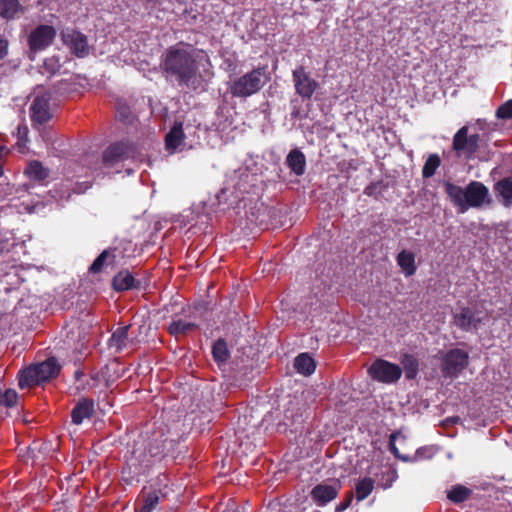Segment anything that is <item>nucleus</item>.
Instances as JSON below:
<instances>
[{
	"mask_svg": "<svg viewBox=\"0 0 512 512\" xmlns=\"http://www.w3.org/2000/svg\"><path fill=\"white\" fill-rule=\"evenodd\" d=\"M160 69L166 80H175L180 87L203 88L196 51L190 44L180 42L168 47L160 57Z\"/></svg>",
	"mask_w": 512,
	"mask_h": 512,
	"instance_id": "f257e3e1",
	"label": "nucleus"
},
{
	"mask_svg": "<svg viewBox=\"0 0 512 512\" xmlns=\"http://www.w3.org/2000/svg\"><path fill=\"white\" fill-rule=\"evenodd\" d=\"M444 188L459 213H465L469 208L483 206L489 196L488 188L478 181H471L465 188L451 182H445Z\"/></svg>",
	"mask_w": 512,
	"mask_h": 512,
	"instance_id": "f03ea898",
	"label": "nucleus"
},
{
	"mask_svg": "<svg viewBox=\"0 0 512 512\" xmlns=\"http://www.w3.org/2000/svg\"><path fill=\"white\" fill-rule=\"evenodd\" d=\"M270 81V72L266 65L258 66L228 83L230 94L236 98H248L258 93Z\"/></svg>",
	"mask_w": 512,
	"mask_h": 512,
	"instance_id": "7ed1b4c3",
	"label": "nucleus"
},
{
	"mask_svg": "<svg viewBox=\"0 0 512 512\" xmlns=\"http://www.w3.org/2000/svg\"><path fill=\"white\" fill-rule=\"evenodd\" d=\"M60 372V365L53 357L34 364L22 371L19 377L21 388L39 385L55 378Z\"/></svg>",
	"mask_w": 512,
	"mask_h": 512,
	"instance_id": "20e7f679",
	"label": "nucleus"
},
{
	"mask_svg": "<svg viewBox=\"0 0 512 512\" xmlns=\"http://www.w3.org/2000/svg\"><path fill=\"white\" fill-rule=\"evenodd\" d=\"M467 125L461 127L453 136L452 149L458 156H464L467 159L475 157L479 149V134H469Z\"/></svg>",
	"mask_w": 512,
	"mask_h": 512,
	"instance_id": "39448f33",
	"label": "nucleus"
},
{
	"mask_svg": "<svg viewBox=\"0 0 512 512\" xmlns=\"http://www.w3.org/2000/svg\"><path fill=\"white\" fill-rule=\"evenodd\" d=\"M370 377L378 382L392 384L397 382L402 375L399 365L383 359L375 360L368 368Z\"/></svg>",
	"mask_w": 512,
	"mask_h": 512,
	"instance_id": "423d86ee",
	"label": "nucleus"
},
{
	"mask_svg": "<svg viewBox=\"0 0 512 512\" xmlns=\"http://www.w3.org/2000/svg\"><path fill=\"white\" fill-rule=\"evenodd\" d=\"M468 353L462 349L449 350L442 358L441 371L444 377L455 378L468 365Z\"/></svg>",
	"mask_w": 512,
	"mask_h": 512,
	"instance_id": "0eeeda50",
	"label": "nucleus"
},
{
	"mask_svg": "<svg viewBox=\"0 0 512 512\" xmlns=\"http://www.w3.org/2000/svg\"><path fill=\"white\" fill-rule=\"evenodd\" d=\"M56 37V30L50 25H39L31 31L28 36V46L30 50L29 58L33 60L31 54H36L39 51L45 50L49 47Z\"/></svg>",
	"mask_w": 512,
	"mask_h": 512,
	"instance_id": "6e6552de",
	"label": "nucleus"
},
{
	"mask_svg": "<svg viewBox=\"0 0 512 512\" xmlns=\"http://www.w3.org/2000/svg\"><path fill=\"white\" fill-rule=\"evenodd\" d=\"M50 92H39L35 95L31 107V120L34 124H44L53 117Z\"/></svg>",
	"mask_w": 512,
	"mask_h": 512,
	"instance_id": "1a4fd4ad",
	"label": "nucleus"
},
{
	"mask_svg": "<svg viewBox=\"0 0 512 512\" xmlns=\"http://www.w3.org/2000/svg\"><path fill=\"white\" fill-rule=\"evenodd\" d=\"M484 319L481 311L471 309L469 307H460L453 314L454 324L465 332H474L480 328Z\"/></svg>",
	"mask_w": 512,
	"mask_h": 512,
	"instance_id": "9d476101",
	"label": "nucleus"
},
{
	"mask_svg": "<svg viewBox=\"0 0 512 512\" xmlns=\"http://www.w3.org/2000/svg\"><path fill=\"white\" fill-rule=\"evenodd\" d=\"M292 77L296 93L304 100L310 99L318 88L317 81L306 72L303 66L294 69Z\"/></svg>",
	"mask_w": 512,
	"mask_h": 512,
	"instance_id": "9b49d317",
	"label": "nucleus"
},
{
	"mask_svg": "<svg viewBox=\"0 0 512 512\" xmlns=\"http://www.w3.org/2000/svg\"><path fill=\"white\" fill-rule=\"evenodd\" d=\"M62 40L76 57L84 58L89 54L88 39L80 31L67 28L62 32Z\"/></svg>",
	"mask_w": 512,
	"mask_h": 512,
	"instance_id": "f8f14e48",
	"label": "nucleus"
},
{
	"mask_svg": "<svg viewBox=\"0 0 512 512\" xmlns=\"http://www.w3.org/2000/svg\"><path fill=\"white\" fill-rule=\"evenodd\" d=\"M132 154V146L124 142H117L106 148L103 152L102 161L105 167L111 168L117 163L128 159Z\"/></svg>",
	"mask_w": 512,
	"mask_h": 512,
	"instance_id": "ddd939ff",
	"label": "nucleus"
},
{
	"mask_svg": "<svg viewBox=\"0 0 512 512\" xmlns=\"http://www.w3.org/2000/svg\"><path fill=\"white\" fill-rule=\"evenodd\" d=\"M30 195L25 191L20 196L12 198H2V213L6 216L16 213H32L35 210V205L29 201Z\"/></svg>",
	"mask_w": 512,
	"mask_h": 512,
	"instance_id": "4468645a",
	"label": "nucleus"
},
{
	"mask_svg": "<svg viewBox=\"0 0 512 512\" xmlns=\"http://www.w3.org/2000/svg\"><path fill=\"white\" fill-rule=\"evenodd\" d=\"M341 485L339 482H335L334 484H325L321 483L316 485L311 491V497L313 501L317 504V506H325L332 500H334L339 491Z\"/></svg>",
	"mask_w": 512,
	"mask_h": 512,
	"instance_id": "2eb2a0df",
	"label": "nucleus"
},
{
	"mask_svg": "<svg viewBox=\"0 0 512 512\" xmlns=\"http://www.w3.org/2000/svg\"><path fill=\"white\" fill-rule=\"evenodd\" d=\"M130 325L117 328L111 335L108 341V346L115 349L116 352L122 351L127 346H133L138 343L137 336H130Z\"/></svg>",
	"mask_w": 512,
	"mask_h": 512,
	"instance_id": "dca6fc26",
	"label": "nucleus"
},
{
	"mask_svg": "<svg viewBox=\"0 0 512 512\" xmlns=\"http://www.w3.org/2000/svg\"><path fill=\"white\" fill-rule=\"evenodd\" d=\"M4 254H11V258L16 261L21 255L26 254L25 242L17 240L12 232H6L2 235V258Z\"/></svg>",
	"mask_w": 512,
	"mask_h": 512,
	"instance_id": "f3484780",
	"label": "nucleus"
},
{
	"mask_svg": "<svg viewBox=\"0 0 512 512\" xmlns=\"http://www.w3.org/2000/svg\"><path fill=\"white\" fill-rule=\"evenodd\" d=\"M94 413V401L90 398H83L74 406L71 411L72 423L80 425L84 419L90 418Z\"/></svg>",
	"mask_w": 512,
	"mask_h": 512,
	"instance_id": "a211bd4d",
	"label": "nucleus"
},
{
	"mask_svg": "<svg viewBox=\"0 0 512 512\" xmlns=\"http://www.w3.org/2000/svg\"><path fill=\"white\" fill-rule=\"evenodd\" d=\"M112 285L116 291H126L141 288V281L135 279L128 270H122L113 277Z\"/></svg>",
	"mask_w": 512,
	"mask_h": 512,
	"instance_id": "6ab92c4d",
	"label": "nucleus"
},
{
	"mask_svg": "<svg viewBox=\"0 0 512 512\" xmlns=\"http://www.w3.org/2000/svg\"><path fill=\"white\" fill-rule=\"evenodd\" d=\"M285 163L295 175L301 176L304 174L306 158L299 149L291 150L286 157Z\"/></svg>",
	"mask_w": 512,
	"mask_h": 512,
	"instance_id": "aec40b11",
	"label": "nucleus"
},
{
	"mask_svg": "<svg viewBox=\"0 0 512 512\" xmlns=\"http://www.w3.org/2000/svg\"><path fill=\"white\" fill-rule=\"evenodd\" d=\"M90 187L91 184L88 182L77 183L73 187H71L68 183H63L61 184L60 190H54L52 197L59 201H67L72 193L82 194L85 193Z\"/></svg>",
	"mask_w": 512,
	"mask_h": 512,
	"instance_id": "412c9836",
	"label": "nucleus"
},
{
	"mask_svg": "<svg viewBox=\"0 0 512 512\" xmlns=\"http://www.w3.org/2000/svg\"><path fill=\"white\" fill-rule=\"evenodd\" d=\"M294 368L299 374L309 376L314 373L316 363L308 353H301L294 360Z\"/></svg>",
	"mask_w": 512,
	"mask_h": 512,
	"instance_id": "4be33fe9",
	"label": "nucleus"
},
{
	"mask_svg": "<svg viewBox=\"0 0 512 512\" xmlns=\"http://www.w3.org/2000/svg\"><path fill=\"white\" fill-rule=\"evenodd\" d=\"M116 248H109L102 251L91 264L89 271L91 273H99L102 271L104 265L113 264L116 259Z\"/></svg>",
	"mask_w": 512,
	"mask_h": 512,
	"instance_id": "5701e85b",
	"label": "nucleus"
},
{
	"mask_svg": "<svg viewBox=\"0 0 512 512\" xmlns=\"http://www.w3.org/2000/svg\"><path fill=\"white\" fill-rule=\"evenodd\" d=\"M184 140V133L181 123H175L172 129L165 137L166 148L170 151H175Z\"/></svg>",
	"mask_w": 512,
	"mask_h": 512,
	"instance_id": "b1692460",
	"label": "nucleus"
},
{
	"mask_svg": "<svg viewBox=\"0 0 512 512\" xmlns=\"http://www.w3.org/2000/svg\"><path fill=\"white\" fill-rule=\"evenodd\" d=\"M397 264L406 276H412L416 272L415 255L407 250H402L397 256Z\"/></svg>",
	"mask_w": 512,
	"mask_h": 512,
	"instance_id": "393cba45",
	"label": "nucleus"
},
{
	"mask_svg": "<svg viewBox=\"0 0 512 512\" xmlns=\"http://www.w3.org/2000/svg\"><path fill=\"white\" fill-rule=\"evenodd\" d=\"M24 11L25 8L18 0H2V18L15 19L20 17Z\"/></svg>",
	"mask_w": 512,
	"mask_h": 512,
	"instance_id": "a878e982",
	"label": "nucleus"
},
{
	"mask_svg": "<svg viewBox=\"0 0 512 512\" xmlns=\"http://www.w3.org/2000/svg\"><path fill=\"white\" fill-rule=\"evenodd\" d=\"M496 192L502 197L504 206L512 204V177H507L495 185Z\"/></svg>",
	"mask_w": 512,
	"mask_h": 512,
	"instance_id": "bb28decb",
	"label": "nucleus"
},
{
	"mask_svg": "<svg viewBox=\"0 0 512 512\" xmlns=\"http://www.w3.org/2000/svg\"><path fill=\"white\" fill-rule=\"evenodd\" d=\"M214 361L220 366L225 364L230 357L227 343L223 339H218L212 347Z\"/></svg>",
	"mask_w": 512,
	"mask_h": 512,
	"instance_id": "cd10ccee",
	"label": "nucleus"
},
{
	"mask_svg": "<svg viewBox=\"0 0 512 512\" xmlns=\"http://www.w3.org/2000/svg\"><path fill=\"white\" fill-rule=\"evenodd\" d=\"M25 173L28 175L30 179L37 181H42L46 179L49 175L48 169L45 168L39 161H31L27 165Z\"/></svg>",
	"mask_w": 512,
	"mask_h": 512,
	"instance_id": "c85d7f7f",
	"label": "nucleus"
},
{
	"mask_svg": "<svg viewBox=\"0 0 512 512\" xmlns=\"http://www.w3.org/2000/svg\"><path fill=\"white\" fill-rule=\"evenodd\" d=\"M198 328V325L194 322L185 321L182 319L174 320L168 327V331L173 336L186 334L194 329Z\"/></svg>",
	"mask_w": 512,
	"mask_h": 512,
	"instance_id": "c756f323",
	"label": "nucleus"
},
{
	"mask_svg": "<svg viewBox=\"0 0 512 512\" xmlns=\"http://www.w3.org/2000/svg\"><path fill=\"white\" fill-rule=\"evenodd\" d=\"M374 489V481L369 477H365L358 481L355 487L356 499L358 502L366 499Z\"/></svg>",
	"mask_w": 512,
	"mask_h": 512,
	"instance_id": "7c9ffc66",
	"label": "nucleus"
},
{
	"mask_svg": "<svg viewBox=\"0 0 512 512\" xmlns=\"http://www.w3.org/2000/svg\"><path fill=\"white\" fill-rule=\"evenodd\" d=\"M405 376L407 379H414L418 373V360L411 354H404L401 359Z\"/></svg>",
	"mask_w": 512,
	"mask_h": 512,
	"instance_id": "2f4dec72",
	"label": "nucleus"
},
{
	"mask_svg": "<svg viewBox=\"0 0 512 512\" xmlns=\"http://www.w3.org/2000/svg\"><path fill=\"white\" fill-rule=\"evenodd\" d=\"M471 494L472 490L469 488L463 485H456L451 488L447 494V497L453 503L459 504L466 501L471 496Z\"/></svg>",
	"mask_w": 512,
	"mask_h": 512,
	"instance_id": "473e14b6",
	"label": "nucleus"
},
{
	"mask_svg": "<svg viewBox=\"0 0 512 512\" xmlns=\"http://www.w3.org/2000/svg\"><path fill=\"white\" fill-rule=\"evenodd\" d=\"M441 165V159L439 157L438 154L434 153V154H430L425 163H424V166L422 168V177L423 178H431L436 170L440 167Z\"/></svg>",
	"mask_w": 512,
	"mask_h": 512,
	"instance_id": "72a5a7b5",
	"label": "nucleus"
},
{
	"mask_svg": "<svg viewBox=\"0 0 512 512\" xmlns=\"http://www.w3.org/2000/svg\"><path fill=\"white\" fill-rule=\"evenodd\" d=\"M159 503V496L156 492L149 493L143 499L139 512H152Z\"/></svg>",
	"mask_w": 512,
	"mask_h": 512,
	"instance_id": "f704fd0d",
	"label": "nucleus"
},
{
	"mask_svg": "<svg viewBox=\"0 0 512 512\" xmlns=\"http://www.w3.org/2000/svg\"><path fill=\"white\" fill-rule=\"evenodd\" d=\"M496 117L507 120L512 118V99L506 101L496 110Z\"/></svg>",
	"mask_w": 512,
	"mask_h": 512,
	"instance_id": "c9c22d12",
	"label": "nucleus"
},
{
	"mask_svg": "<svg viewBox=\"0 0 512 512\" xmlns=\"http://www.w3.org/2000/svg\"><path fill=\"white\" fill-rule=\"evenodd\" d=\"M18 395L16 391L12 389H7L4 393H2V405L7 407H14L17 405Z\"/></svg>",
	"mask_w": 512,
	"mask_h": 512,
	"instance_id": "e433bc0d",
	"label": "nucleus"
},
{
	"mask_svg": "<svg viewBox=\"0 0 512 512\" xmlns=\"http://www.w3.org/2000/svg\"><path fill=\"white\" fill-rule=\"evenodd\" d=\"M353 500V493H347L345 499L341 501L336 507L335 512H344L350 505Z\"/></svg>",
	"mask_w": 512,
	"mask_h": 512,
	"instance_id": "4c0bfd02",
	"label": "nucleus"
},
{
	"mask_svg": "<svg viewBox=\"0 0 512 512\" xmlns=\"http://www.w3.org/2000/svg\"><path fill=\"white\" fill-rule=\"evenodd\" d=\"M395 439H396V434L395 433H392L390 435V439H389V450L390 452L396 457V458H399V459H402V460H407L406 457H403L399 454V451H398V448L396 447L395 445Z\"/></svg>",
	"mask_w": 512,
	"mask_h": 512,
	"instance_id": "58836bf2",
	"label": "nucleus"
},
{
	"mask_svg": "<svg viewBox=\"0 0 512 512\" xmlns=\"http://www.w3.org/2000/svg\"><path fill=\"white\" fill-rule=\"evenodd\" d=\"M128 115H129V111L128 109H123L120 111V116L123 118V119H127L128 118Z\"/></svg>",
	"mask_w": 512,
	"mask_h": 512,
	"instance_id": "ea45409f",
	"label": "nucleus"
},
{
	"mask_svg": "<svg viewBox=\"0 0 512 512\" xmlns=\"http://www.w3.org/2000/svg\"><path fill=\"white\" fill-rule=\"evenodd\" d=\"M423 451H424V449H422V448H421V449H418V450H417V452H416V454H417L418 456H420V455L423 453Z\"/></svg>",
	"mask_w": 512,
	"mask_h": 512,
	"instance_id": "a19ab883",
	"label": "nucleus"
},
{
	"mask_svg": "<svg viewBox=\"0 0 512 512\" xmlns=\"http://www.w3.org/2000/svg\"><path fill=\"white\" fill-rule=\"evenodd\" d=\"M296 422L300 424V423H301V420H299V419L297 418V419H295V420H293V421H292L291 425H294Z\"/></svg>",
	"mask_w": 512,
	"mask_h": 512,
	"instance_id": "79ce46f5",
	"label": "nucleus"
},
{
	"mask_svg": "<svg viewBox=\"0 0 512 512\" xmlns=\"http://www.w3.org/2000/svg\"><path fill=\"white\" fill-rule=\"evenodd\" d=\"M12 269L16 270V265H12ZM14 277H17V271L14 272Z\"/></svg>",
	"mask_w": 512,
	"mask_h": 512,
	"instance_id": "37998d69",
	"label": "nucleus"
},
{
	"mask_svg": "<svg viewBox=\"0 0 512 512\" xmlns=\"http://www.w3.org/2000/svg\"><path fill=\"white\" fill-rule=\"evenodd\" d=\"M2 44H4L3 40H2ZM1 51H2V58H3L4 57V45H2Z\"/></svg>",
	"mask_w": 512,
	"mask_h": 512,
	"instance_id": "c03bdc74",
	"label": "nucleus"
},
{
	"mask_svg": "<svg viewBox=\"0 0 512 512\" xmlns=\"http://www.w3.org/2000/svg\"><path fill=\"white\" fill-rule=\"evenodd\" d=\"M11 275V273H5V274H2V277H9Z\"/></svg>",
	"mask_w": 512,
	"mask_h": 512,
	"instance_id": "a18cd8bd",
	"label": "nucleus"
},
{
	"mask_svg": "<svg viewBox=\"0 0 512 512\" xmlns=\"http://www.w3.org/2000/svg\"><path fill=\"white\" fill-rule=\"evenodd\" d=\"M9 318V315H5V317L2 315V321L5 319V320H8Z\"/></svg>",
	"mask_w": 512,
	"mask_h": 512,
	"instance_id": "49530a36",
	"label": "nucleus"
},
{
	"mask_svg": "<svg viewBox=\"0 0 512 512\" xmlns=\"http://www.w3.org/2000/svg\"><path fill=\"white\" fill-rule=\"evenodd\" d=\"M365 193H366V194H370V192H369V188H366Z\"/></svg>",
	"mask_w": 512,
	"mask_h": 512,
	"instance_id": "de8ad7c7",
	"label": "nucleus"
}]
</instances>
